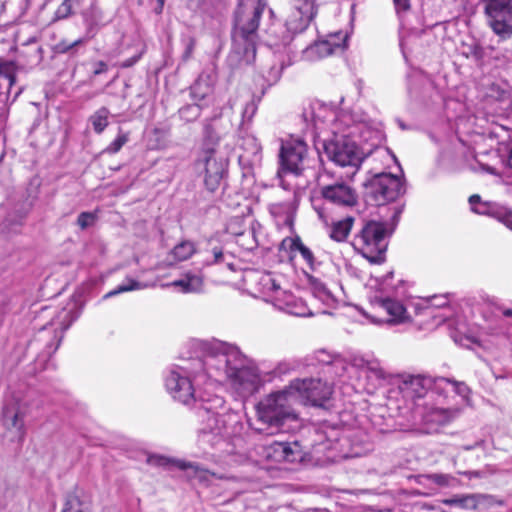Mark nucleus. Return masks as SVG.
<instances>
[{
    "label": "nucleus",
    "instance_id": "54",
    "mask_svg": "<svg viewBox=\"0 0 512 512\" xmlns=\"http://www.w3.org/2000/svg\"><path fill=\"white\" fill-rule=\"evenodd\" d=\"M398 11H406L410 8V0H393Z\"/></svg>",
    "mask_w": 512,
    "mask_h": 512
},
{
    "label": "nucleus",
    "instance_id": "41",
    "mask_svg": "<svg viewBox=\"0 0 512 512\" xmlns=\"http://www.w3.org/2000/svg\"><path fill=\"white\" fill-rule=\"evenodd\" d=\"M96 221L97 214L94 212H82L77 218V224L82 230L93 226Z\"/></svg>",
    "mask_w": 512,
    "mask_h": 512
},
{
    "label": "nucleus",
    "instance_id": "38",
    "mask_svg": "<svg viewBox=\"0 0 512 512\" xmlns=\"http://www.w3.org/2000/svg\"><path fill=\"white\" fill-rule=\"evenodd\" d=\"M147 285L139 282L131 277H127L120 285H118L115 289L109 291L104 295V299L111 298L113 296H116L121 293L135 291V290H142L146 288Z\"/></svg>",
    "mask_w": 512,
    "mask_h": 512
},
{
    "label": "nucleus",
    "instance_id": "28",
    "mask_svg": "<svg viewBox=\"0 0 512 512\" xmlns=\"http://www.w3.org/2000/svg\"><path fill=\"white\" fill-rule=\"evenodd\" d=\"M308 281L309 289L315 299L319 300L327 307L335 306L337 302L336 297L333 295V293L326 286L325 283L312 276H309Z\"/></svg>",
    "mask_w": 512,
    "mask_h": 512
},
{
    "label": "nucleus",
    "instance_id": "40",
    "mask_svg": "<svg viewBox=\"0 0 512 512\" xmlns=\"http://www.w3.org/2000/svg\"><path fill=\"white\" fill-rule=\"evenodd\" d=\"M128 134L119 132L117 137L105 148L104 152L108 154H115L128 142Z\"/></svg>",
    "mask_w": 512,
    "mask_h": 512
},
{
    "label": "nucleus",
    "instance_id": "50",
    "mask_svg": "<svg viewBox=\"0 0 512 512\" xmlns=\"http://www.w3.org/2000/svg\"><path fill=\"white\" fill-rule=\"evenodd\" d=\"M430 479L438 485L446 486L449 485L451 476L447 474H432Z\"/></svg>",
    "mask_w": 512,
    "mask_h": 512
},
{
    "label": "nucleus",
    "instance_id": "13",
    "mask_svg": "<svg viewBox=\"0 0 512 512\" xmlns=\"http://www.w3.org/2000/svg\"><path fill=\"white\" fill-rule=\"evenodd\" d=\"M308 154L307 144L300 138L291 137L281 146L280 159L285 171L299 175L304 169Z\"/></svg>",
    "mask_w": 512,
    "mask_h": 512
},
{
    "label": "nucleus",
    "instance_id": "52",
    "mask_svg": "<svg viewBox=\"0 0 512 512\" xmlns=\"http://www.w3.org/2000/svg\"><path fill=\"white\" fill-rule=\"evenodd\" d=\"M195 47V40L190 38L186 44V48L183 54L185 60L189 59L193 53Z\"/></svg>",
    "mask_w": 512,
    "mask_h": 512
},
{
    "label": "nucleus",
    "instance_id": "64",
    "mask_svg": "<svg viewBox=\"0 0 512 512\" xmlns=\"http://www.w3.org/2000/svg\"><path fill=\"white\" fill-rule=\"evenodd\" d=\"M469 477H472V476H478V472H468L466 473Z\"/></svg>",
    "mask_w": 512,
    "mask_h": 512
},
{
    "label": "nucleus",
    "instance_id": "34",
    "mask_svg": "<svg viewBox=\"0 0 512 512\" xmlns=\"http://www.w3.org/2000/svg\"><path fill=\"white\" fill-rule=\"evenodd\" d=\"M293 206L290 202H277L269 205L270 214L281 224H291Z\"/></svg>",
    "mask_w": 512,
    "mask_h": 512
},
{
    "label": "nucleus",
    "instance_id": "48",
    "mask_svg": "<svg viewBox=\"0 0 512 512\" xmlns=\"http://www.w3.org/2000/svg\"><path fill=\"white\" fill-rule=\"evenodd\" d=\"M181 117L185 118L186 116H192L194 118L199 116L200 109L195 105H188L180 109Z\"/></svg>",
    "mask_w": 512,
    "mask_h": 512
},
{
    "label": "nucleus",
    "instance_id": "5",
    "mask_svg": "<svg viewBox=\"0 0 512 512\" xmlns=\"http://www.w3.org/2000/svg\"><path fill=\"white\" fill-rule=\"evenodd\" d=\"M387 226L383 222L369 221L354 236V249L371 263L384 261L387 250Z\"/></svg>",
    "mask_w": 512,
    "mask_h": 512
},
{
    "label": "nucleus",
    "instance_id": "7",
    "mask_svg": "<svg viewBox=\"0 0 512 512\" xmlns=\"http://www.w3.org/2000/svg\"><path fill=\"white\" fill-rule=\"evenodd\" d=\"M303 119L311 125L316 131H323L326 127L330 126L334 134V130H340L349 123L353 122L352 116L349 113L337 112L330 106L321 103L313 102L303 111Z\"/></svg>",
    "mask_w": 512,
    "mask_h": 512
},
{
    "label": "nucleus",
    "instance_id": "44",
    "mask_svg": "<svg viewBox=\"0 0 512 512\" xmlns=\"http://www.w3.org/2000/svg\"><path fill=\"white\" fill-rule=\"evenodd\" d=\"M72 11V5L70 0H64L57 10L55 11L54 20H61L67 18Z\"/></svg>",
    "mask_w": 512,
    "mask_h": 512
},
{
    "label": "nucleus",
    "instance_id": "59",
    "mask_svg": "<svg viewBox=\"0 0 512 512\" xmlns=\"http://www.w3.org/2000/svg\"><path fill=\"white\" fill-rule=\"evenodd\" d=\"M338 430L336 429H331L330 430V435L327 436V439L328 441H334V440H338Z\"/></svg>",
    "mask_w": 512,
    "mask_h": 512
},
{
    "label": "nucleus",
    "instance_id": "49",
    "mask_svg": "<svg viewBox=\"0 0 512 512\" xmlns=\"http://www.w3.org/2000/svg\"><path fill=\"white\" fill-rule=\"evenodd\" d=\"M431 306L444 307L448 305V297L446 295H434L429 299Z\"/></svg>",
    "mask_w": 512,
    "mask_h": 512
},
{
    "label": "nucleus",
    "instance_id": "11",
    "mask_svg": "<svg viewBox=\"0 0 512 512\" xmlns=\"http://www.w3.org/2000/svg\"><path fill=\"white\" fill-rule=\"evenodd\" d=\"M27 407L21 400L11 397L2 408L1 422L6 436L12 441L22 442L26 435L25 417Z\"/></svg>",
    "mask_w": 512,
    "mask_h": 512
},
{
    "label": "nucleus",
    "instance_id": "19",
    "mask_svg": "<svg viewBox=\"0 0 512 512\" xmlns=\"http://www.w3.org/2000/svg\"><path fill=\"white\" fill-rule=\"evenodd\" d=\"M442 503L447 506H456L464 510H477L480 505H493V496L482 493L457 494L451 498L443 499Z\"/></svg>",
    "mask_w": 512,
    "mask_h": 512
},
{
    "label": "nucleus",
    "instance_id": "14",
    "mask_svg": "<svg viewBox=\"0 0 512 512\" xmlns=\"http://www.w3.org/2000/svg\"><path fill=\"white\" fill-rule=\"evenodd\" d=\"M75 320L72 310L63 308L61 309L57 315L48 323L47 326H44L42 331L40 332L36 341L44 340V333L49 329L53 330V336L51 340L46 343L45 346V354L52 355L58 349L61 340L63 338V333L70 327V325Z\"/></svg>",
    "mask_w": 512,
    "mask_h": 512
},
{
    "label": "nucleus",
    "instance_id": "17",
    "mask_svg": "<svg viewBox=\"0 0 512 512\" xmlns=\"http://www.w3.org/2000/svg\"><path fill=\"white\" fill-rule=\"evenodd\" d=\"M457 409L431 407L422 416V424L425 433L438 432L443 426L449 424L458 415Z\"/></svg>",
    "mask_w": 512,
    "mask_h": 512
},
{
    "label": "nucleus",
    "instance_id": "58",
    "mask_svg": "<svg viewBox=\"0 0 512 512\" xmlns=\"http://www.w3.org/2000/svg\"><path fill=\"white\" fill-rule=\"evenodd\" d=\"M237 97H231L223 107V110L233 111L234 105L236 104Z\"/></svg>",
    "mask_w": 512,
    "mask_h": 512
},
{
    "label": "nucleus",
    "instance_id": "22",
    "mask_svg": "<svg viewBox=\"0 0 512 512\" xmlns=\"http://www.w3.org/2000/svg\"><path fill=\"white\" fill-rule=\"evenodd\" d=\"M167 286L177 288L183 293H200L204 288V278L201 272L188 271Z\"/></svg>",
    "mask_w": 512,
    "mask_h": 512
},
{
    "label": "nucleus",
    "instance_id": "57",
    "mask_svg": "<svg viewBox=\"0 0 512 512\" xmlns=\"http://www.w3.org/2000/svg\"><path fill=\"white\" fill-rule=\"evenodd\" d=\"M314 209L316 210L319 218L325 222V223H328V217L326 215V212H325V208L323 207H317L316 205H314Z\"/></svg>",
    "mask_w": 512,
    "mask_h": 512
},
{
    "label": "nucleus",
    "instance_id": "23",
    "mask_svg": "<svg viewBox=\"0 0 512 512\" xmlns=\"http://www.w3.org/2000/svg\"><path fill=\"white\" fill-rule=\"evenodd\" d=\"M349 363V369H356L359 371H365L376 379H384L385 371L381 367L378 360L372 358H366L362 355H353Z\"/></svg>",
    "mask_w": 512,
    "mask_h": 512
},
{
    "label": "nucleus",
    "instance_id": "42",
    "mask_svg": "<svg viewBox=\"0 0 512 512\" xmlns=\"http://www.w3.org/2000/svg\"><path fill=\"white\" fill-rule=\"evenodd\" d=\"M62 512H84L82 503L78 496L69 494L66 498L65 506Z\"/></svg>",
    "mask_w": 512,
    "mask_h": 512
},
{
    "label": "nucleus",
    "instance_id": "18",
    "mask_svg": "<svg viewBox=\"0 0 512 512\" xmlns=\"http://www.w3.org/2000/svg\"><path fill=\"white\" fill-rule=\"evenodd\" d=\"M431 388L434 389V380L423 375L403 376L399 384L400 392L411 400L423 398Z\"/></svg>",
    "mask_w": 512,
    "mask_h": 512
},
{
    "label": "nucleus",
    "instance_id": "9",
    "mask_svg": "<svg viewBox=\"0 0 512 512\" xmlns=\"http://www.w3.org/2000/svg\"><path fill=\"white\" fill-rule=\"evenodd\" d=\"M317 13L316 0H292L289 15L285 21L287 33L279 42L287 45L292 40V35L303 32Z\"/></svg>",
    "mask_w": 512,
    "mask_h": 512
},
{
    "label": "nucleus",
    "instance_id": "25",
    "mask_svg": "<svg viewBox=\"0 0 512 512\" xmlns=\"http://www.w3.org/2000/svg\"><path fill=\"white\" fill-rule=\"evenodd\" d=\"M216 76L213 71H203L191 87V94L196 100H203L213 91Z\"/></svg>",
    "mask_w": 512,
    "mask_h": 512
},
{
    "label": "nucleus",
    "instance_id": "6",
    "mask_svg": "<svg viewBox=\"0 0 512 512\" xmlns=\"http://www.w3.org/2000/svg\"><path fill=\"white\" fill-rule=\"evenodd\" d=\"M205 137L210 142L205 143L199 163L204 166V185L209 192L213 193L219 189L227 173L228 161L218 155L214 147L218 138L214 140L212 128L209 125L205 127Z\"/></svg>",
    "mask_w": 512,
    "mask_h": 512
},
{
    "label": "nucleus",
    "instance_id": "8",
    "mask_svg": "<svg viewBox=\"0 0 512 512\" xmlns=\"http://www.w3.org/2000/svg\"><path fill=\"white\" fill-rule=\"evenodd\" d=\"M296 402L323 406L333 393L332 385L315 378L294 379L288 385Z\"/></svg>",
    "mask_w": 512,
    "mask_h": 512
},
{
    "label": "nucleus",
    "instance_id": "29",
    "mask_svg": "<svg viewBox=\"0 0 512 512\" xmlns=\"http://www.w3.org/2000/svg\"><path fill=\"white\" fill-rule=\"evenodd\" d=\"M17 67L13 62L0 64V96L5 95L8 100L15 84Z\"/></svg>",
    "mask_w": 512,
    "mask_h": 512
},
{
    "label": "nucleus",
    "instance_id": "37",
    "mask_svg": "<svg viewBox=\"0 0 512 512\" xmlns=\"http://www.w3.org/2000/svg\"><path fill=\"white\" fill-rule=\"evenodd\" d=\"M110 111L106 107L96 110L90 117L89 123L97 134H101L109 124Z\"/></svg>",
    "mask_w": 512,
    "mask_h": 512
},
{
    "label": "nucleus",
    "instance_id": "36",
    "mask_svg": "<svg viewBox=\"0 0 512 512\" xmlns=\"http://www.w3.org/2000/svg\"><path fill=\"white\" fill-rule=\"evenodd\" d=\"M196 252L194 242L184 240L178 243L170 252L169 257L175 261H185L189 259Z\"/></svg>",
    "mask_w": 512,
    "mask_h": 512
},
{
    "label": "nucleus",
    "instance_id": "53",
    "mask_svg": "<svg viewBox=\"0 0 512 512\" xmlns=\"http://www.w3.org/2000/svg\"><path fill=\"white\" fill-rule=\"evenodd\" d=\"M477 163L479 164V166L481 167V169L489 174H492V175H498V171L497 169L492 166V165H489V164H484L482 161L478 160L477 159Z\"/></svg>",
    "mask_w": 512,
    "mask_h": 512
},
{
    "label": "nucleus",
    "instance_id": "51",
    "mask_svg": "<svg viewBox=\"0 0 512 512\" xmlns=\"http://www.w3.org/2000/svg\"><path fill=\"white\" fill-rule=\"evenodd\" d=\"M141 56H142V53H139V54H137V55H135V56H133V57H131V58H129V59H126V60L122 61V62L119 64V66H120L121 68H129V67H132L134 64H136V63L139 61V59L141 58Z\"/></svg>",
    "mask_w": 512,
    "mask_h": 512
},
{
    "label": "nucleus",
    "instance_id": "3",
    "mask_svg": "<svg viewBox=\"0 0 512 512\" xmlns=\"http://www.w3.org/2000/svg\"><path fill=\"white\" fill-rule=\"evenodd\" d=\"M377 137V131L370 130L365 124L351 122L340 130H334V138L324 143V153L335 164L345 167H358L365 153L359 148V142Z\"/></svg>",
    "mask_w": 512,
    "mask_h": 512
},
{
    "label": "nucleus",
    "instance_id": "24",
    "mask_svg": "<svg viewBox=\"0 0 512 512\" xmlns=\"http://www.w3.org/2000/svg\"><path fill=\"white\" fill-rule=\"evenodd\" d=\"M283 242H289L290 253H298L311 270H315L320 265V261H318L315 253L304 244L299 236L296 235L295 237L285 239Z\"/></svg>",
    "mask_w": 512,
    "mask_h": 512
},
{
    "label": "nucleus",
    "instance_id": "2",
    "mask_svg": "<svg viewBox=\"0 0 512 512\" xmlns=\"http://www.w3.org/2000/svg\"><path fill=\"white\" fill-rule=\"evenodd\" d=\"M265 6L262 0L257 3L240 0L235 11L232 51L246 64L255 60L259 22Z\"/></svg>",
    "mask_w": 512,
    "mask_h": 512
},
{
    "label": "nucleus",
    "instance_id": "12",
    "mask_svg": "<svg viewBox=\"0 0 512 512\" xmlns=\"http://www.w3.org/2000/svg\"><path fill=\"white\" fill-rule=\"evenodd\" d=\"M488 23L502 38L512 34V0H481Z\"/></svg>",
    "mask_w": 512,
    "mask_h": 512
},
{
    "label": "nucleus",
    "instance_id": "30",
    "mask_svg": "<svg viewBox=\"0 0 512 512\" xmlns=\"http://www.w3.org/2000/svg\"><path fill=\"white\" fill-rule=\"evenodd\" d=\"M147 462L152 466L158 467H168V466H176L180 470H188L192 469L195 474L203 472L202 469L196 464L192 462H186L182 460H172L167 457L161 455H151L148 457Z\"/></svg>",
    "mask_w": 512,
    "mask_h": 512
},
{
    "label": "nucleus",
    "instance_id": "1",
    "mask_svg": "<svg viewBox=\"0 0 512 512\" xmlns=\"http://www.w3.org/2000/svg\"><path fill=\"white\" fill-rule=\"evenodd\" d=\"M203 359H193L189 366L172 368L165 386L173 399L192 405L200 420L197 441L203 450L220 449L231 435V425L239 417L226 406L224 398L208 387L225 382L245 399L260 389L262 379L255 362L232 344L216 341L206 346Z\"/></svg>",
    "mask_w": 512,
    "mask_h": 512
},
{
    "label": "nucleus",
    "instance_id": "31",
    "mask_svg": "<svg viewBox=\"0 0 512 512\" xmlns=\"http://www.w3.org/2000/svg\"><path fill=\"white\" fill-rule=\"evenodd\" d=\"M267 457H270L277 462H293L295 460L294 451L291 448L290 443L282 441L274 442L269 446L267 450Z\"/></svg>",
    "mask_w": 512,
    "mask_h": 512
},
{
    "label": "nucleus",
    "instance_id": "21",
    "mask_svg": "<svg viewBox=\"0 0 512 512\" xmlns=\"http://www.w3.org/2000/svg\"><path fill=\"white\" fill-rule=\"evenodd\" d=\"M272 303L278 309L292 315L306 316L311 314L301 299L297 298L294 294L283 287L278 294L274 295Z\"/></svg>",
    "mask_w": 512,
    "mask_h": 512
},
{
    "label": "nucleus",
    "instance_id": "26",
    "mask_svg": "<svg viewBox=\"0 0 512 512\" xmlns=\"http://www.w3.org/2000/svg\"><path fill=\"white\" fill-rule=\"evenodd\" d=\"M256 284L258 292L264 297L267 302L274 300V295L278 294L282 289L279 280L271 273H263L259 275Z\"/></svg>",
    "mask_w": 512,
    "mask_h": 512
},
{
    "label": "nucleus",
    "instance_id": "20",
    "mask_svg": "<svg viewBox=\"0 0 512 512\" xmlns=\"http://www.w3.org/2000/svg\"><path fill=\"white\" fill-rule=\"evenodd\" d=\"M346 46V35L338 33L329 39L321 40L306 49L307 57L324 58L338 51H342Z\"/></svg>",
    "mask_w": 512,
    "mask_h": 512
},
{
    "label": "nucleus",
    "instance_id": "63",
    "mask_svg": "<svg viewBox=\"0 0 512 512\" xmlns=\"http://www.w3.org/2000/svg\"><path fill=\"white\" fill-rule=\"evenodd\" d=\"M21 92H22V88H21V87H19V88L15 91V93H14L13 101H14V100H15V99H16V98L21 94Z\"/></svg>",
    "mask_w": 512,
    "mask_h": 512
},
{
    "label": "nucleus",
    "instance_id": "46",
    "mask_svg": "<svg viewBox=\"0 0 512 512\" xmlns=\"http://www.w3.org/2000/svg\"><path fill=\"white\" fill-rule=\"evenodd\" d=\"M336 355H331L327 353L326 351H318L317 352V361L319 364L322 365V372L325 373V370H327V366H330L332 361H334Z\"/></svg>",
    "mask_w": 512,
    "mask_h": 512
},
{
    "label": "nucleus",
    "instance_id": "55",
    "mask_svg": "<svg viewBox=\"0 0 512 512\" xmlns=\"http://www.w3.org/2000/svg\"><path fill=\"white\" fill-rule=\"evenodd\" d=\"M108 70V66L105 62L103 61H98L96 64H95V68H94V75H100L102 73H105L106 71Z\"/></svg>",
    "mask_w": 512,
    "mask_h": 512
},
{
    "label": "nucleus",
    "instance_id": "33",
    "mask_svg": "<svg viewBox=\"0 0 512 512\" xmlns=\"http://www.w3.org/2000/svg\"><path fill=\"white\" fill-rule=\"evenodd\" d=\"M447 388H450L453 392L462 398H467L470 393L469 387L464 382H458L444 377H440L434 380V390L436 392L440 393L445 391Z\"/></svg>",
    "mask_w": 512,
    "mask_h": 512
},
{
    "label": "nucleus",
    "instance_id": "60",
    "mask_svg": "<svg viewBox=\"0 0 512 512\" xmlns=\"http://www.w3.org/2000/svg\"><path fill=\"white\" fill-rule=\"evenodd\" d=\"M164 3H165V0H157V7L155 8V12L157 14L162 13L163 8H164Z\"/></svg>",
    "mask_w": 512,
    "mask_h": 512
},
{
    "label": "nucleus",
    "instance_id": "39",
    "mask_svg": "<svg viewBox=\"0 0 512 512\" xmlns=\"http://www.w3.org/2000/svg\"><path fill=\"white\" fill-rule=\"evenodd\" d=\"M206 253L208 254L205 258L206 265L219 264L224 260L223 248L219 245L207 249Z\"/></svg>",
    "mask_w": 512,
    "mask_h": 512
},
{
    "label": "nucleus",
    "instance_id": "16",
    "mask_svg": "<svg viewBox=\"0 0 512 512\" xmlns=\"http://www.w3.org/2000/svg\"><path fill=\"white\" fill-rule=\"evenodd\" d=\"M324 200L343 207H352L357 203L355 190L346 183H335L321 188Z\"/></svg>",
    "mask_w": 512,
    "mask_h": 512
},
{
    "label": "nucleus",
    "instance_id": "61",
    "mask_svg": "<svg viewBox=\"0 0 512 512\" xmlns=\"http://www.w3.org/2000/svg\"><path fill=\"white\" fill-rule=\"evenodd\" d=\"M502 314L505 316V317H508V318H512V309L510 308H505L502 310Z\"/></svg>",
    "mask_w": 512,
    "mask_h": 512
},
{
    "label": "nucleus",
    "instance_id": "27",
    "mask_svg": "<svg viewBox=\"0 0 512 512\" xmlns=\"http://www.w3.org/2000/svg\"><path fill=\"white\" fill-rule=\"evenodd\" d=\"M375 304L383 309L389 316V322L400 323L406 318V309L403 304L391 298H376Z\"/></svg>",
    "mask_w": 512,
    "mask_h": 512
},
{
    "label": "nucleus",
    "instance_id": "32",
    "mask_svg": "<svg viewBox=\"0 0 512 512\" xmlns=\"http://www.w3.org/2000/svg\"><path fill=\"white\" fill-rule=\"evenodd\" d=\"M355 218L353 216H346L341 220L332 222L329 236L337 242H343L347 239L351 232Z\"/></svg>",
    "mask_w": 512,
    "mask_h": 512
},
{
    "label": "nucleus",
    "instance_id": "62",
    "mask_svg": "<svg viewBox=\"0 0 512 512\" xmlns=\"http://www.w3.org/2000/svg\"><path fill=\"white\" fill-rule=\"evenodd\" d=\"M507 166L512 169V148L507 159Z\"/></svg>",
    "mask_w": 512,
    "mask_h": 512
},
{
    "label": "nucleus",
    "instance_id": "47",
    "mask_svg": "<svg viewBox=\"0 0 512 512\" xmlns=\"http://www.w3.org/2000/svg\"><path fill=\"white\" fill-rule=\"evenodd\" d=\"M282 70H283L282 66H277V65L271 66L267 72V75H265L267 82H269L270 84L276 83L281 77Z\"/></svg>",
    "mask_w": 512,
    "mask_h": 512
},
{
    "label": "nucleus",
    "instance_id": "15",
    "mask_svg": "<svg viewBox=\"0 0 512 512\" xmlns=\"http://www.w3.org/2000/svg\"><path fill=\"white\" fill-rule=\"evenodd\" d=\"M469 204L474 213L488 215L504 224L512 231V210L496 203L483 202L477 194L469 197Z\"/></svg>",
    "mask_w": 512,
    "mask_h": 512
},
{
    "label": "nucleus",
    "instance_id": "4",
    "mask_svg": "<svg viewBox=\"0 0 512 512\" xmlns=\"http://www.w3.org/2000/svg\"><path fill=\"white\" fill-rule=\"evenodd\" d=\"M297 403L289 386L269 394L257 405V417L262 427L257 431L273 435L285 431L286 423L295 422L298 419L293 405Z\"/></svg>",
    "mask_w": 512,
    "mask_h": 512
},
{
    "label": "nucleus",
    "instance_id": "35",
    "mask_svg": "<svg viewBox=\"0 0 512 512\" xmlns=\"http://www.w3.org/2000/svg\"><path fill=\"white\" fill-rule=\"evenodd\" d=\"M349 372V363L346 359L341 356H335L334 361L327 366V370H325V377L327 379H335L340 378L348 374Z\"/></svg>",
    "mask_w": 512,
    "mask_h": 512
},
{
    "label": "nucleus",
    "instance_id": "45",
    "mask_svg": "<svg viewBox=\"0 0 512 512\" xmlns=\"http://www.w3.org/2000/svg\"><path fill=\"white\" fill-rule=\"evenodd\" d=\"M257 111V104L253 99L246 102L242 111V120L250 122Z\"/></svg>",
    "mask_w": 512,
    "mask_h": 512
},
{
    "label": "nucleus",
    "instance_id": "56",
    "mask_svg": "<svg viewBox=\"0 0 512 512\" xmlns=\"http://www.w3.org/2000/svg\"><path fill=\"white\" fill-rule=\"evenodd\" d=\"M512 324H509L505 329H500L497 331L491 332L492 335H504L509 337L512 334Z\"/></svg>",
    "mask_w": 512,
    "mask_h": 512
},
{
    "label": "nucleus",
    "instance_id": "10",
    "mask_svg": "<svg viewBox=\"0 0 512 512\" xmlns=\"http://www.w3.org/2000/svg\"><path fill=\"white\" fill-rule=\"evenodd\" d=\"M367 195L376 205L396 200L404 193L401 180L391 173L374 175L366 185Z\"/></svg>",
    "mask_w": 512,
    "mask_h": 512
},
{
    "label": "nucleus",
    "instance_id": "43",
    "mask_svg": "<svg viewBox=\"0 0 512 512\" xmlns=\"http://www.w3.org/2000/svg\"><path fill=\"white\" fill-rule=\"evenodd\" d=\"M89 38H79L75 40L74 42H67L65 40H62L57 44V49L60 53H69L72 50H74L76 47L85 44L88 41Z\"/></svg>",
    "mask_w": 512,
    "mask_h": 512
}]
</instances>
